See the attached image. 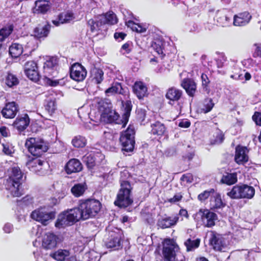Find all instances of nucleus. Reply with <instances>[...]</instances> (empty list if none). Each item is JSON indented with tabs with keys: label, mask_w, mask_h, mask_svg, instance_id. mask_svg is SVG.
<instances>
[{
	"label": "nucleus",
	"mask_w": 261,
	"mask_h": 261,
	"mask_svg": "<svg viewBox=\"0 0 261 261\" xmlns=\"http://www.w3.org/2000/svg\"><path fill=\"white\" fill-rule=\"evenodd\" d=\"M57 58L54 57H49L44 63L43 74L41 75L38 72L36 63L30 61L24 65V73L27 76L33 81L37 82L42 77L47 84L54 86L55 85L52 84V78L55 77L57 74Z\"/></svg>",
	"instance_id": "f257e3e1"
},
{
	"label": "nucleus",
	"mask_w": 261,
	"mask_h": 261,
	"mask_svg": "<svg viewBox=\"0 0 261 261\" xmlns=\"http://www.w3.org/2000/svg\"><path fill=\"white\" fill-rule=\"evenodd\" d=\"M5 177L4 185L6 190L13 197L21 196L23 192V173L19 167L14 166L8 169Z\"/></svg>",
	"instance_id": "f03ea898"
},
{
	"label": "nucleus",
	"mask_w": 261,
	"mask_h": 261,
	"mask_svg": "<svg viewBox=\"0 0 261 261\" xmlns=\"http://www.w3.org/2000/svg\"><path fill=\"white\" fill-rule=\"evenodd\" d=\"M98 110L99 117L98 116L95 120H91L98 122L102 121L107 123H115L122 125V119L120 118L119 115L112 109L111 104L103 100L98 103Z\"/></svg>",
	"instance_id": "7ed1b4c3"
},
{
	"label": "nucleus",
	"mask_w": 261,
	"mask_h": 261,
	"mask_svg": "<svg viewBox=\"0 0 261 261\" xmlns=\"http://www.w3.org/2000/svg\"><path fill=\"white\" fill-rule=\"evenodd\" d=\"M101 204L95 199L81 200L77 207H75L80 220H85L95 216L99 212Z\"/></svg>",
	"instance_id": "20e7f679"
},
{
	"label": "nucleus",
	"mask_w": 261,
	"mask_h": 261,
	"mask_svg": "<svg viewBox=\"0 0 261 261\" xmlns=\"http://www.w3.org/2000/svg\"><path fill=\"white\" fill-rule=\"evenodd\" d=\"M163 254L165 261H185V257L179 251V247L171 239L165 240Z\"/></svg>",
	"instance_id": "39448f33"
},
{
	"label": "nucleus",
	"mask_w": 261,
	"mask_h": 261,
	"mask_svg": "<svg viewBox=\"0 0 261 261\" xmlns=\"http://www.w3.org/2000/svg\"><path fill=\"white\" fill-rule=\"evenodd\" d=\"M152 46L162 58L166 57L171 61L173 58H175L177 50L173 42L171 41L156 40Z\"/></svg>",
	"instance_id": "423d86ee"
},
{
	"label": "nucleus",
	"mask_w": 261,
	"mask_h": 261,
	"mask_svg": "<svg viewBox=\"0 0 261 261\" xmlns=\"http://www.w3.org/2000/svg\"><path fill=\"white\" fill-rule=\"evenodd\" d=\"M197 225H202L205 227L211 228L215 225L218 219L217 214L208 209L200 208L193 215Z\"/></svg>",
	"instance_id": "0eeeda50"
},
{
	"label": "nucleus",
	"mask_w": 261,
	"mask_h": 261,
	"mask_svg": "<svg viewBox=\"0 0 261 261\" xmlns=\"http://www.w3.org/2000/svg\"><path fill=\"white\" fill-rule=\"evenodd\" d=\"M121 188L117 194V199L114 203L119 207H126L133 202L130 198L131 186L125 180H120Z\"/></svg>",
	"instance_id": "6e6552de"
},
{
	"label": "nucleus",
	"mask_w": 261,
	"mask_h": 261,
	"mask_svg": "<svg viewBox=\"0 0 261 261\" xmlns=\"http://www.w3.org/2000/svg\"><path fill=\"white\" fill-rule=\"evenodd\" d=\"M80 220L75 208L69 209L59 215L55 226L59 228H63Z\"/></svg>",
	"instance_id": "1a4fd4ad"
},
{
	"label": "nucleus",
	"mask_w": 261,
	"mask_h": 261,
	"mask_svg": "<svg viewBox=\"0 0 261 261\" xmlns=\"http://www.w3.org/2000/svg\"><path fill=\"white\" fill-rule=\"evenodd\" d=\"M25 145L34 156H40L48 149L44 141L39 138H30L26 140Z\"/></svg>",
	"instance_id": "9d476101"
},
{
	"label": "nucleus",
	"mask_w": 261,
	"mask_h": 261,
	"mask_svg": "<svg viewBox=\"0 0 261 261\" xmlns=\"http://www.w3.org/2000/svg\"><path fill=\"white\" fill-rule=\"evenodd\" d=\"M108 232V238L105 241V244L107 248L118 249L121 246L122 230L115 228L111 230L110 228L107 229Z\"/></svg>",
	"instance_id": "9b49d317"
},
{
	"label": "nucleus",
	"mask_w": 261,
	"mask_h": 261,
	"mask_svg": "<svg viewBox=\"0 0 261 261\" xmlns=\"http://www.w3.org/2000/svg\"><path fill=\"white\" fill-rule=\"evenodd\" d=\"M31 217L42 224L46 225L49 221L55 218V213L49 211L45 207H40L32 212Z\"/></svg>",
	"instance_id": "f8f14e48"
},
{
	"label": "nucleus",
	"mask_w": 261,
	"mask_h": 261,
	"mask_svg": "<svg viewBox=\"0 0 261 261\" xmlns=\"http://www.w3.org/2000/svg\"><path fill=\"white\" fill-rule=\"evenodd\" d=\"M120 142L122 150L126 152L132 151L135 144L134 128L129 126L125 131L122 132L120 137Z\"/></svg>",
	"instance_id": "ddd939ff"
},
{
	"label": "nucleus",
	"mask_w": 261,
	"mask_h": 261,
	"mask_svg": "<svg viewBox=\"0 0 261 261\" xmlns=\"http://www.w3.org/2000/svg\"><path fill=\"white\" fill-rule=\"evenodd\" d=\"M27 166L30 171L38 175H43L46 173L47 169L48 168V164L40 159L35 158L28 161L27 163Z\"/></svg>",
	"instance_id": "4468645a"
},
{
	"label": "nucleus",
	"mask_w": 261,
	"mask_h": 261,
	"mask_svg": "<svg viewBox=\"0 0 261 261\" xmlns=\"http://www.w3.org/2000/svg\"><path fill=\"white\" fill-rule=\"evenodd\" d=\"M210 243L216 251H224L227 247L226 240L223 236L214 231L211 233Z\"/></svg>",
	"instance_id": "2eb2a0df"
},
{
	"label": "nucleus",
	"mask_w": 261,
	"mask_h": 261,
	"mask_svg": "<svg viewBox=\"0 0 261 261\" xmlns=\"http://www.w3.org/2000/svg\"><path fill=\"white\" fill-rule=\"evenodd\" d=\"M70 75L72 79L77 82L83 81L87 75L86 69L80 64H73L70 68Z\"/></svg>",
	"instance_id": "dca6fc26"
},
{
	"label": "nucleus",
	"mask_w": 261,
	"mask_h": 261,
	"mask_svg": "<svg viewBox=\"0 0 261 261\" xmlns=\"http://www.w3.org/2000/svg\"><path fill=\"white\" fill-rule=\"evenodd\" d=\"M251 19L252 15L248 11L239 12L233 16L232 24L236 27H244L249 23Z\"/></svg>",
	"instance_id": "f3484780"
},
{
	"label": "nucleus",
	"mask_w": 261,
	"mask_h": 261,
	"mask_svg": "<svg viewBox=\"0 0 261 261\" xmlns=\"http://www.w3.org/2000/svg\"><path fill=\"white\" fill-rule=\"evenodd\" d=\"M19 111L18 105L15 102H10L5 104L1 110V114L7 119H12Z\"/></svg>",
	"instance_id": "a211bd4d"
},
{
	"label": "nucleus",
	"mask_w": 261,
	"mask_h": 261,
	"mask_svg": "<svg viewBox=\"0 0 261 261\" xmlns=\"http://www.w3.org/2000/svg\"><path fill=\"white\" fill-rule=\"evenodd\" d=\"M212 195L210 199V206L211 210L216 211L222 209L226 206L225 202L222 200L221 194L212 190Z\"/></svg>",
	"instance_id": "6ab92c4d"
},
{
	"label": "nucleus",
	"mask_w": 261,
	"mask_h": 261,
	"mask_svg": "<svg viewBox=\"0 0 261 261\" xmlns=\"http://www.w3.org/2000/svg\"><path fill=\"white\" fill-rule=\"evenodd\" d=\"M60 242L59 237L53 232H47L42 239V246L45 249H52Z\"/></svg>",
	"instance_id": "aec40b11"
},
{
	"label": "nucleus",
	"mask_w": 261,
	"mask_h": 261,
	"mask_svg": "<svg viewBox=\"0 0 261 261\" xmlns=\"http://www.w3.org/2000/svg\"><path fill=\"white\" fill-rule=\"evenodd\" d=\"M182 96V91L174 87L169 88L166 92L165 97L169 100L168 103L173 105L178 101Z\"/></svg>",
	"instance_id": "412c9836"
},
{
	"label": "nucleus",
	"mask_w": 261,
	"mask_h": 261,
	"mask_svg": "<svg viewBox=\"0 0 261 261\" xmlns=\"http://www.w3.org/2000/svg\"><path fill=\"white\" fill-rule=\"evenodd\" d=\"M217 22L220 26L226 27L231 24V16L226 10L218 11L216 15Z\"/></svg>",
	"instance_id": "4be33fe9"
},
{
	"label": "nucleus",
	"mask_w": 261,
	"mask_h": 261,
	"mask_svg": "<svg viewBox=\"0 0 261 261\" xmlns=\"http://www.w3.org/2000/svg\"><path fill=\"white\" fill-rule=\"evenodd\" d=\"M74 18L73 13L68 11L60 13L56 19L53 20V23L55 25L59 26L60 24L69 23Z\"/></svg>",
	"instance_id": "5701e85b"
},
{
	"label": "nucleus",
	"mask_w": 261,
	"mask_h": 261,
	"mask_svg": "<svg viewBox=\"0 0 261 261\" xmlns=\"http://www.w3.org/2000/svg\"><path fill=\"white\" fill-rule=\"evenodd\" d=\"M248 150L245 147L238 146L236 148L234 160L239 164H244L248 160Z\"/></svg>",
	"instance_id": "b1692460"
},
{
	"label": "nucleus",
	"mask_w": 261,
	"mask_h": 261,
	"mask_svg": "<svg viewBox=\"0 0 261 261\" xmlns=\"http://www.w3.org/2000/svg\"><path fill=\"white\" fill-rule=\"evenodd\" d=\"M179 218L178 214L173 216L163 218L158 220V225L162 228L171 227L177 224Z\"/></svg>",
	"instance_id": "393cba45"
},
{
	"label": "nucleus",
	"mask_w": 261,
	"mask_h": 261,
	"mask_svg": "<svg viewBox=\"0 0 261 261\" xmlns=\"http://www.w3.org/2000/svg\"><path fill=\"white\" fill-rule=\"evenodd\" d=\"M30 119L27 114L18 116L13 123L14 126L19 131H23L29 125Z\"/></svg>",
	"instance_id": "a878e982"
},
{
	"label": "nucleus",
	"mask_w": 261,
	"mask_h": 261,
	"mask_svg": "<svg viewBox=\"0 0 261 261\" xmlns=\"http://www.w3.org/2000/svg\"><path fill=\"white\" fill-rule=\"evenodd\" d=\"M82 169V165L81 162L76 159H71L66 164L65 170L68 174L74 172H78Z\"/></svg>",
	"instance_id": "bb28decb"
},
{
	"label": "nucleus",
	"mask_w": 261,
	"mask_h": 261,
	"mask_svg": "<svg viewBox=\"0 0 261 261\" xmlns=\"http://www.w3.org/2000/svg\"><path fill=\"white\" fill-rule=\"evenodd\" d=\"M51 3L46 0H38L35 2L34 12L37 13L45 14L51 8Z\"/></svg>",
	"instance_id": "cd10ccee"
},
{
	"label": "nucleus",
	"mask_w": 261,
	"mask_h": 261,
	"mask_svg": "<svg viewBox=\"0 0 261 261\" xmlns=\"http://www.w3.org/2000/svg\"><path fill=\"white\" fill-rule=\"evenodd\" d=\"M181 87L185 89L190 96H193L196 90V85L194 81L190 79H184L181 84Z\"/></svg>",
	"instance_id": "c85d7f7f"
},
{
	"label": "nucleus",
	"mask_w": 261,
	"mask_h": 261,
	"mask_svg": "<svg viewBox=\"0 0 261 261\" xmlns=\"http://www.w3.org/2000/svg\"><path fill=\"white\" fill-rule=\"evenodd\" d=\"M133 92L139 99L144 97L147 93V88L145 84L141 81H137L133 87Z\"/></svg>",
	"instance_id": "c756f323"
},
{
	"label": "nucleus",
	"mask_w": 261,
	"mask_h": 261,
	"mask_svg": "<svg viewBox=\"0 0 261 261\" xmlns=\"http://www.w3.org/2000/svg\"><path fill=\"white\" fill-rule=\"evenodd\" d=\"M230 64L231 66L234 67V70H235L234 71H232L233 73L230 75L231 78L235 80H242L244 77L246 81L250 80L251 75L250 73L246 72L244 75H243V73H241L242 72L241 70L239 68H237L234 61H231Z\"/></svg>",
	"instance_id": "7c9ffc66"
},
{
	"label": "nucleus",
	"mask_w": 261,
	"mask_h": 261,
	"mask_svg": "<svg viewBox=\"0 0 261 261\" xmlns=\"http://www.w3.org/2000/svg\"><path fill=\"white\" fill-rule=\"evenodd\" d=\"M50 25L46 24L43 26L39 25L34 31V36L35 38L41 39L46 37L49 32Z\"/></svg>",
	"instance_id": "2f4dec72"
},
{
	"label": "nucleus",
	"mask_w": 261,
	"mask_h": 261,
	"mask_svg": "<svg viewBox=\"0 0 261 261\" xmlns=\"http://www.w3.org/2000/svg\"><path fill=\"white\" fill-rule=\"evenodd\" d=\"M151 133L154 135L162 136L166 132V128L165 125L158 121H155L151 124Z\"/></svg>",
	"instance_id": "473e14b6"
},
{
	"label": "nucleus",
	"mask_w": 261,
	"mask_h": 261,
	"mask_svg": "<svg viewBox=\"0 0 261 261\" xmlns=\"http://www.w3.org/2000/svg\"><path fill=\"white\" fill-rule=\"evenodd\" d=\"M88 25L90 26V29L92 32H98L106 30V27L104 23L99 20V16L94 19H91L88 22Z\"/></svg>",
	"instance_id": "72a5a7b5"
},
{
	"label": "nucleus",
	"mask_w": 261,
	"mask_h": 261,
	"mask_svg": "<svg viewBox=\"0 0 261 261\" xmlns=\"http://www.w3.org/2000/svg\"><path fill=\"white\" fill-rule=\"evenodd\" d=\"M71 253L67 249H59L50 254V256L57 261H64L69 258Z\"/></svg>",
	"instance_id": "f704fd0d"
},
{
	"label": "nucleus",
	"mask_w": 261,
	"mask_h": 261,
	"mask_svg": "<svg viewBox=\"0 0 261 261\" xmlns=\"http://www.w3.org/2000/svg\"><path fill=\"white\" fill-rule=\"evenodd\" d=\"M224 139V134L220 129L216 128L212 132V136L210 138V143L211 144H220L223 142Z\"/></svg>",
	"instance_id": "c9c22d12"
},
{
	"label": "nucleus",
	"mask_w": 261,
	"mask_h": 261,
	"mask_svg": "<svg viewBox=\"0 0 261 261\" xmlns=\"http://www.w3.org/2000/svg\"><path fill=\"white\" fill-rule=\"evenodd\" d=\"M125 24L130 28L132 31L139 33H144L146 32L147 26L145 24H141L135 22L131 19H125Z\"/></svg>",
	"instance_id": "e433bc0d"
},
{
	"label": "nucleus",
	"mask_w": 261,
	"mask_h": 261,
	"mask_svg": "<svg viewBox=\"0 0 261 261\" xmlns=\"http://www.w3.org/2000/svg\"><path fill=\"white\" fill-rule=\"evenodd\" d=\"M50 97L45 100L44 106L45 110L49 115H51L56 111L57 107L55 97L53 95V94H50Z\"/></svg>",
	"instance_id": "4c0bfd02"
},
{
	"label": "nucleus",
	"mask_w": 261,
	"mask_h": 261,
	"mask_svg": "<svg viewBox=\"0 0 261 261\" xmlns=\"http://www.w3.org/2000/svg\"><path fill=\"white\" fill-rule=\"evenodd\" d=\"M99 20L101 21L102 23H104L105 25L106 23L114 24L117 22L116 15L111 12L99 15Z\"/></svg>",
	"instance_id": "58836bf2"
},
{
	"label": "nucleus",
	"mask_w": 261,
	"mask_h": 261,
	"mask_svg": "<svg viewBox=\"0 0 261 261\" xmlns=\"http://www.w3.org/2000/svg\"><path fill=\"white\" fill-rule=\"evenodd\" d=\"M242 198L251 199L254 195L255 190L253 187L242 185Z\"/></svg>",
	"instance_id": "ea45409f"
},
{
	"label": "nucleus",
	"mask_w": 261,
	"mask_h": 261,
	"mask_svg": "<svg viewBox=\"0 0 261 261\" xmlns=\"http://www.w3.org/2000/svg\"><path fill=\"white\" fill-rule=\"evenodd\" d=\"M22 52V46L18 43H13L9 47V54L13 58L19 57Z\"/></svg>",
	"instance_id": "a19ab883"
},
{
	"label": "nucleus",
	"mask_w": 261,
	"mask_h": 261,
	"mask_svg": "<svg viewBox=\"0 0 261 261\" xmlns=\"http://www.w3.org/2000/svg\"><path fill=\"white\" fill-rule=\"evenodd\" d=\"M124 108V112L122 115V127H124L126 125L128 118L130 116V111L132 110V105L130 101H126L123 105Z\"/></svg>",
	"instance_id": "79ce46f5"
},
{
	"label": "nucleus",
	"mask_w": 261,
	"mask_h": 261,
	"mask_svg": "<svg viewBox=\"0 0 261 261\" xmlns=\"http://www.w3.org/2000/svg\"><path fill=\"white\" fill-rule=\"evenodd\" d=\"M214 105L215 103L211 98H205L202 102V105L200 108V111L201 113H207L212 110Z\"/></svg>",
	"instance_id": "37998d69"
},
{
	"label": "nucleus",
	"mask_w": 261,
	"mask_h": 261,
	"mask_svg": "<svg viewBox=\"0 0 261 261\" xmlns=\"http://www.w3.org/2000/svg\"><path fill=\"white\" fill-rule=\"evenodd\" d=\"M87 186L85 183L76 184L71 188V191L73 195L76 197L82 195L85 192Z\"/></svg>",
	"instance_id": "c03bdc74"
},
{
	"label": "nucleus",
	"mask_w": 261,
	"mask_h": 261,
	"mask_svg": "<svg viewBox=\"0 0 261 261\" xmlns=\"http://www.w3.org/2000/svg\"><path fill=\"white\" fill-rule=\"evenodd\" d=\"M91 77L96 84H100L103 80V72L99 68H94L91 71Z\"/></svg>",
	"instance_id": "a18cd8bd"
},
{
	"label": "nucleus",
	"mask_w": 261,
	"mask_h": 261,
	"mask_svg": "<svg viewBox=\"0 0 261 261\" xmlns=\"http://www.w3.org/2000/svg\"><path fill=\"white\" fill-rule=\"evenodd\" d=\"M242 185L233 186L231 190L228 192L227 195L232 199L242 198Z\"/></svg>",
	"instance_id": "49530a36"
},
{
	"label": "nucleus",
	"mask_w": 261,
	"mask_h": 261,
	"mask_svg": "<svg viewBox=\"0 0 261 261\" xmlns=\"http://www.w3.org/2000/svg\"><path fill=\"white\" fill-rule=\"evenodd\" d=\"M71 143L74 147L83 148L87 144V139L84 136H76L72 139Z\"/></svg>",
	"instance_id": "de8ad7c7"
},
{
	"label": "nucleus",
	"mask_w": 261,
	"mask_h": 261,
	"mask_svg": "<svg viewBox=\"0 0 261 261\" xmlns=\"http://www.w3.org/2000/svg\"><path fill=\"white\" fill-rule=\"evenodd\" d=\"M123 90L121 85L120 83H116L113 84L111 87L107 89L105 92L108 96H109L110 95L117 93L122 94Z\"/></svg>",
	"instance_id": "09e8293b"
},
{
	"label": "nucleus",
	"mask_w": 261,
	"mask_h": 261,
	"mask_svg": "<svg viewBox=\"0 0 261 261\" xmlns=\"http://www.w3.org/2000/svg\"><path fill=\"white\" fill-rule=\"evenodd\" d=\"M221 181L228 185H233L237 181V174L236 173H227L223 176Z\"/></svg>",
	"instance_id": "8fccbe9b"
},
{
	"label": "nucleus",
	"mask_w": 261,
	"mask_h": 261,
	"mask_svg": "<svg viewBox=\"0 0 261 261\" xmlns=\"http://www.w3.org/2000/svg\"><path fill=\"white\" fill-rule=\"evenodd\" d=\"M82 161L88 167L92 168L95 165V158L94 153L92 152H88L82 158Z\"/></svg>",
	"instance_id": "3c124183"
},
{
	"label": "nucleus",
	"mask_w": 261,
	"mask_h": 261,
	"mask_svg": "<svg viewBox=\"0 0 261 261\" xmlns=\"http://www.w3.org/2000/svg\"><path fill=\"white\" fill-rule=\"evenodd\" d=\"M13 31L11 25L4 27L0 30V50L2 47V42L11 34Z\"/></svg>",
	"instance_id": "603ef678"
},
{
	"label": "nucleus",
	"mask_w": 261,
	"mask_h": 261,
	"mask_svg": "<svg viewBox=\"0 0 261 261\" xmlns=\"http://www.w3.org/2000/svg\"><path fill=\"white\" fill-rule=\"evenodd\" d=\"M82 9L83 11L90 12L97 6L96 3L93 0H82Z\"/></svg>",
	"instance_id": "864d4df0"
},
{
	"label": "nucleus",
	"mask_w": 261,
	"mask_h": 261,
	"mask_svg": "<svg viewBox=\"0 0 261 261\" xmlns=\"http://www.w3.org/2000/svg\"><path fill=\"white\" fill-rule=\"evenodd\" d=\"M184 244L188 251H193L199 247L200 240L198 239L195 240L188 239L185 241Z\"/></svg>",
	"instance_id": "5fc2aeb1"
},
{
	"label": "nucleus",
	"mask_w": 261,
	"mask_h": 261,
	"mask_svg": "<svg viewBox=\"0 0 261 261\" xmlns=\"http://www.w3.org/2000/svg\"><path fill=\"white\" fill-rule=\"evenodd\" d=\"M18 80L14 74L8 73L6 79V84L9 87L16 86L18 84Z\"/></svg>",
	"instance_id": "6e6d98bb"
},
{
	"label": "nucleus",
	"mask_w": 261,
	"mask_h": 261,
	"mask_svg": "<svg viewBox=\"0 0 261 261\" xmlns=\"http://www.w3.org/2000/svg\"><path fill=\"white\" fill-rule=\"evenodd\" d=\"M215 60L218 68H222L226 65V57L223 53L219 54Z\"/></svg>",
	"instance_id": "4d7b16f0"
},
{
	"label": "nucleus",
	"mask_w": 261,
	"mask_h": 261,
	"mask_svg": "<svg viewBox=\"0 0 261 261\" xmlns=\"http://www.w3.org/2000/svg\"><path fill=\"white\" fill-rule=\"evenodd\" d=\"M212 190H214L213 189H211L210 190H205L203 192L200 193L198 196V199L203 202L205 201L208 197H211L212 195Z\"/></svg>",
	"instance_id": "13d9d810"
},
{
	"label": "nucleus",
	"mask_w": 261,
	"mask_h": 261,
	"mask_svg": "<svg viewBox=\"0 0 261 261\" xmlns=\"http://www.w3.org/2000/svg\"><path fill=\"white\" fill-rule=\"evenodd\" d=\"M132 47L133 43L130 41H127L122 46L120 52L122 54H128L130 52Z\"/></svg>",
	"instance_id": "bf43d9fd"
},
{
	"label": "nucleus",
	"mask_w": 261,
	"mask_h": 261,
	"mask_svg": "<svg viewBox=\"0 0 261 261\" xmlns=\"http://www.w3.org/2000/svg\"><path fill=\"white\" fill-rule=\"evenodd\" d=\"M255 47L254 51L253 53V57H261V44L256 43L254 44Z\"/></svg>",
	"instance_id": "052dcab7"
},
{
	"label": "nucleus",
	"mask_w": 261,
	"mask_h": 261,
	"mask_svg": "<svg viewBox=\"0 0 261 261\" xmlns=\"http://www.w3.org/2000/svg\"><path fill=\"white\" fill-rule=\"evenodd\" d=\"M181 180L186 182L187 183H191L193 180V175L191 173H187L184 174L181 178Z\"/></svg>",
	"instance_id": "680f3d73"
},
{
	"label": "nucleus",
	"mask_w": 261,
	"mask_h": 261,
	"mask_svg": "<svg viewBox=\"0 0 261 261\" xmlns=\"http://www.w3.org/2000/svg\"><path fill=\"white\" fill-rule=\"evenodd\" d=\"M252 119L257 125L261 126V113L255 112L252 116Z\"/></svg>",
	"instance_id": "e2e57ef3"
},
{
	"label": "nucleus",
	"mask_w": 261,
	"mask_h": 261,
	"mask_svg": "<svg viewBox=\"0 0 261 261\" xmlns=\"http://www.w3.org/2000/svg\"><path fill=\"white\" fill-rule=\"evenodd\" d=\"M182 197V195L178 193L175 195L173 197L167 199V201L171 203H175L179 201L181 199Z\"/></svg>",
	"instance_id": "0e129e2a"
},
{
	"label": "nucleus",
	"mask_w": 261,
	"mask_h": 261,
	"mask_svg": "<svg viewBox=\"0 0 261 261\" xmlns=\"http://www.w3.org/2000/svg\"><path fill=\"white\" fill-rule=\"evenodd\" d=\"M13 225L9 223H6L3 227V230L7 233H11L13 231Z\"/></svg>",
	"instance_id": "69168bd1"
},
{
	"label": "nucleus",
	"mask_w": 261,
	"mask_h": 261,
	"mask_svg": "<svg viewBox=\"0 0 261 261\" xmlns=\"http://www.w3.org/2000/svg\"><path fill=\"white\" fill-rule=\"evenodd\" d=\"M202 84L204 88H206L208 84L210 83V80L206 74L202 73L201 76Z\"/></svg>",
	"instance_id": "338daca9"
},
{
	"label": "nucleus",
	"mask_w": 261,
	"mask_h": 261,
	"mask_svg": "<svg viewBox=\"0 0 261 261\" xmlns=\"http://www.w3.org/2000/svg\"><path fill=\"white\" fill-rule=\"evenodd\" d=\"M0 133L2 136L7 137L10 135V131L8 128L5 126L0 127Z\"/></svg>",
	"instance_id": "774afa93"
}]
</instances>
